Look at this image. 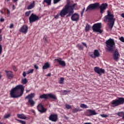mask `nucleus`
<instances>
[{
  "instance_id": "obj_1",
  "label": "nucleus",
  "mask_w": 124,
  "mask_h": 124,
  "mask_svg": "<svg viewBox=\"0 0 124 124\" xmlns=\"http://www.w3.org/2000/svg\"><path fill=\"white\" fill-rule=\"evenodd\" d=\"M24 92V86L21 84H19L11 90V97L14 98L20 97L23 95Z\"/></svg>"
},
{
  "instance_id": "obj_2",
  "label": "nucleus",
  "mask_w": 124,
  "mask_h": 124,
  "mask_svg": "<svg viewBox=\"0 0 124 124\" xmlns=\"http://www.w3.org/2000/svg\"><path fill=\"white\" fill-rule=\"evenodd\" d=\"M77 4L74 3L71 6H64V7L60 11V16L62 18L64 17L68 13L74 12V8Z\"/></svg>"
},
{
  "instance_id": "obj_3",
  "label": "nucleus",
  "mask_w": 124,
  "mask_h": 124,
  "mask_svg": "<svg viewBox=\"0 0 124 124\" xmlns=\"http://www.w3.org/2000/svg\"><path fill=\"white\" fill-rule=\"evenodd\" d=\"M106 45V51L112 52L115 49V42L114 40L112 38H109L105 42Z\"/></svg>"
},
{
  "instance_id": "obj_4",
  "label": "nucleus",
  "mask_w": 124,
  "mask_h": 124,
  "mask_svg": "<svg viewBox=\"0 0 124 124\" xmlns=\"http://www.w3.org/2000/svg\"><path fill=\"white\" fill-rule=\"evenodd\" d=\"M124 104V98L118 97V99L113 100L111 102V107L115 108Z\"/></svg>"
},
{
  "instance_id": "obj_5",
  "label": "nucleus",
  "mask_w": 124,
  "mask_h": 124,
  "mask_svg": "<svg viewBox=\"0 0 124 124\" xmlns=\"http://www.w3.org/2000/svg\"><path fill=\"white\" fill-rule=\"evenodd\" d=\"M102 28V23H97L94 24L92 26V30L93 31L96 32H99V33H103V30L101 29Z\"/></svg>"
},
{
  "instance_id": "obj_6",
  "label": "nucleus",
  "mask_w": 124,
  "mask_h": 124,
  "mask_svg": "<svg viewBox=\"0 0 124 124\" xmlns=\"http://www.w3.org/2000/svg\"><path fill=\"white\" fill-rule=\"evenodd\" d=\"M49 98L53 99V100H56L57 99L56 95L52 93L43 94L39 96L40 99H44L45 100L48 99Z\"/></svg>"
},
{
  "instance_id": "obj_7",
  "label": "nucleus",
  "mask_w": 124,
  "mask_h": 124,
  "mask_svg": "<svg viewBox=\"0 0 124 124\" xmlns=\"http://www.w3.org/2000/svg\"><path fill=\"white\" fill-rule=\"evenodd\" d=\"M99 2L91 3L87 6L86 9V12H87L88 11H93V10L97 9L99 8Z\"/></svg>"
},
{
  "instance_id": "obj_8",
  "label": "nucleus",
  "mask_w": 124,
  "mask_h": 124,
  "mask_svg": "<svg viewBox=\"0 0 124 124\" xmlns=\"http://www.w3.org/2000/svg\"><path fill=\"white\" fill-rule=\"evenodd\" d=\"M41 18V17L37 16L36 15L32 13L29 18L30 23L31 24L34 22L39 20Z\"/></svg>"
},
{
  "instance_id": "obj_9",
  "label": "nucleus",
  "mask_w": 124,
  "mask_h": 124,
  "mask_svg": "<svg viewBox=\"0 0 124 124\" xmlns=\"http://www.w3.org/2000/svg\"><path fill=\"white\" fill-rule=\"evenodd\" d=\"M89 56L93 59L99 58L100 56V53L98 49H95L93 52H89Z\"/></svg>"
},
{
  "instance_id": "obj_10",
  "label": "nucleus",
  "mask_w": 124,
  "mask_h": 124,
  "mask_svg": "<svg viewBox=\"0 0 124 124\" xmlns=\"http://www.w3.org/2000/svg\"><path fill=\"white\" fill-rule=\"evenodd\" d=\"M114 16H105L103 19L105 22H112L115 21V18H114Z\"/></svg>"
},
{
  "instance_id": "obj_11",
  "label": "nucleus",
  "mask_w": 124,
  "mask_h": 124,
  "mask_svg": "<svg viewBox=\"0 0 124 124\" xmlns=\"http://www.w3.org/2000/svg\"><path fill=\"white\" fill-rule=\"evenodd\" d=\"M108 7V4L107 3H102L101 5H100V3H99L98 8L100 10V13L101 14H103L105 12V11L107 9Z\"/></svg>"
},
{
  "instance_id": "obj_12",
  "label": "nucleus",
  "mask_w": 124,
  "mask_h": 124,
  "mask_svg": "<svg viewBox=\"0 0 124 124\" xmlns=\"http://www.w3.org/2000/svg\"><path fill=\"white\" fill-rule=\"evenodd\" d=\"M120 57H121V55L119 53V50L118 49H115L113 53V60L116 62H118Z\"/></svg>"
},
{
  "instance_id": "obj_13",
  "label": "nucleus",
  "mask_w": 124,
  "mask_h": 124,
  "mask_svg": "<svg viewBox=\"0 0 124 124\" xmlns=\"http://www.w3.org/2000/svg\"><path fill=\"white\" fill-rule=\"evenodd\" d=\"M37 109L41 113L46 112L47 109L45 108L42 104H39L37 106Z\"/></svg>"
},
{
  "instance_id": "obj_14",
  "label": "nucleus",
  "mask_w": 124,
  "mask_h": 124,
  "mask_svg": "<svg viewBox=\"0 0 124 124\" xmlns=\"http://www.w3.org/2000/svg\"><path fill=\"white\" fill-rule=\"evenodd\" d=\"M94 71L99 76H101L102 74H104L105 73L104 69H101V68H99V67H94Z\"/></svg>"
},
{
  "instance_id": "obj_15",
  "label": "nucleus",
  "mask_w": 124,
  "mask_h": 124,
  "mask_svg": "<svg viewBox=\"0 0 124 124\" xmlns=\"http://www.w3.org/2000/svg\"><path fill=\"white\" fill-rule=\"evenodd\" d=\"M48 119H49V120H50L52 122H56L58 120V115L57 114H51L49 116Z\"/></svg>"
},
{
  "instance_id": "obj_16",
  "label": "nucleus",
  "mask_w": 124,
  "mask_h": 124,
  "mask_svg": "<svg viewBox=\"0 0 124 124\" xmlns=\"http://www.w3.org/2000/svg\"><path fill=\"white\" fill-rule=\"evenodd\" d=\"M71 19L73 21H78L79 19V14L77 13H74L72 15Z\"/></svg>"
},
{
  "instance_id": "obj_17",
  "label": "nucleus",
  "mask_w": 124,
  "mask_h": 124,
  "mask_svg": "<svg viewBox=\"0 0 124 124\" xmlns=\"http://www.w3.org/2000/svg\"><path fill=\"white\" fill-rule=\"evenodd\" d=\"M55 61H57L59 64L62 67H65L66 65V62H65V61H63L62 58H58L57 59H55Z\"/></svg>"
},
{
  "instance_id": "obj_18",
  "label": "nucleus",
  "mask_w": 124,
  "mask_h": 124,
  "mask_svg": "<svg viewBox=\"0 0 124 124\" xmlns=\"http://www.w3.org/2000/svg\"><path fill=\"white\" fill-rule=\"evenodd\" d=\"M5 72H6L7 78L12 79L14 78V74L13 72L11 71H5Z\"/></svg>"
},
{
  "instance_id": "obj_19",
  "label": "nucleus",
  "mask_w": 124,
  "mask_h": 124,
  "mask_svg": "<svg viewBox=\"0 0 124 124\" xmlns=\"http://www.w3.org/2000/svg\"><path fill=\"white\" fill-rule=\"evenodd\" d=\"M28 27L27 25H23L19 30L20 32L26 33L28 32Z\"/></svg>"
},
{
  "instance_id": "obj_20",
  "label": "nucleus",
  "mask_w": 124,
  "mask_h": 124,
  "mask_svg": "<svg viewBox=\"0 0 124 124\" xmlns=\"http://www.w3.org/2000/svg\"><path fill=\"white\" fill-rule=\"evenodd\" d=\"M97 114V113L94 110L88 109L87 112V115L88 116H91L93 115H96Z\"/></svg>"
},
{
  "instance_id": "obj_21",
  "label": "nucleus",
  "mask_w": 124,
  "mask_h": 124,
  "mask_svg": "<svg viewBox=\"0 0 124 124\" xmlns=\"http://www.w3.org/2000/svg\"><path fill=\"white\" fill-rule=\"evenodd\" d=\"M35 1H33L32 3L27 6V10H29L33 9L35 7Z\"/></svg>"
},
{
  "instance_id": "obj_22",
  "label": "nucleus",
  "mask_w": 124,
  "mask_h": 124,
  "mask_svg": "<svg viewBox=\"0 0 124 124\" xmlns=\"http://www.w3.org/2000/svg\"><path fill=\"white\" fill-rule=\"evenodd\" d=\"M50 65L48 62H46V63H45L44 65L42 67V69L43 70H46L49 68H50Z\"/></svg>"
},
{
  "instance_id": "obj_23",
  "label": "nucleus",
  "mask_w": 124,
  "mask_h": 124,
  "mask_svg": "<svg viewBox=\"0 0 124 124\" xmlns=\"http://www.w3.org/2000/svg\"><path fill=\"white\" fill-rule=\"evenodd\" d=\"M35 94L34 93H31L28 96H27L25 97V99H28V100L30 99H32L33 98L35 97Z\"/></svg>"
},
{
  "instance_id": "obj_24",
  "label": "nucleus",
  "mask_w": 124,
  "mask_h": 124,
  "mask_svg": "<svg viewBox=\"0 0 124 124\" xmlns=\"http://www.w3.org/2000/svg\"><path fill=\"white\" fill-rule=\"evenodd\" d=\"M17 117L19 119H21L26 120L27 119V117H26L25 115L23 114H17Z\"/></svg>"
},
{
  "instance_id": "obj_25",
  "label": "nucleus",
  "mask_w": 124,
  "mask_h": 124,
  "mask_svg": "<svg viewBox=\"0 0 124 124\" xmlns=\"http://www.w3.org/2000/svg\"><path fill=\"white\" fill-rule=\"evenodd\" d=\"M115 21H113V22H111L108 24V28L109 29L110 31L112 30V28L114 25Z\"/></svg>"
},
{
  "instance_id": "obj_26",
  "label": "nucleus",
  "mask_w": 124,
  "mask_h": 124,
  "mask_svg": "<svg viewBox=\"0 0 124 124\" xmlns=\"http://www.w3.org/2000/svg\"><path fill=\"white\" fill-rule=\"evenodd\" d=\"M76 47H77L78 48V50H83V46L80 44H78L76 45Z\"/></svg>"
},
{
  "instance_id": "obj_27",
  "label": "nucleus",
  "mask_w": 124,
  "mask_h": 124,
  "mask_svg": "<svg viewBox=\"0 0 124 124\" xmlns=\"http://www.w3.org/2000/svg\"><path fill=\"white\" fill-rule=\"evenodd\" d=\"M90 28H91L90 25L88 23H87L85 26V32L89 31L90 30Z\"/></svg>"
},
{
  "instance_id": "obj_28",
  "label": "nucleus",
  "mask_w": 124,
  "mask_h": 124,
  "mask_svg": "<svg viewBox=\"0 0 124 124\" xmlns=\"http://www.w3.org/2000/svg\"><path fill=\"white\" fill-rule=\"evenodd\" d=\"M28 103L31 107L34 106L35 102L33 100V99H28Z\"/></svg>"
},
{
  "instance_id": "obj_29",
  "label": "nucleus",
  "mask_w": 124,
  "mask_h": 124,
  "mask_svg": "<svg viewBox=\"0 0 124 124\" xmlns=\"http://www.w3.org/2000/svg\"><path fill=\"white\" fill-rule=\"evenodd\" d=\"M82 110V109H80L79 108H74L73 109L72 112L73 113H77L78 111H81Z\"/></svg>"
},
{
  "instance_id": "obj_30",
  "label": "nucleus",
  "mask_w": 124,
  "mask_h": 124,
  "mask_svg": "<svg viewBox=\"0 0 124 124\" xmlns=\"http://www.w3.org/2000/svg\"><path fill=\"white\" fill-rule=\"evenodd\" d=\"M52 0H44V2L47 4V6H50L51 4Z\"/></svg>"
},
{
  "instance_id": "obj_31",
  "label": "nucleus",
  "mask_w": 124,
  "mask_h": 124,
  "mask_svg": "<svg viewBox=\"0 0 124 124\" xmlns=\"http://www.w3.org/2000/svg\"><path fill=\"white\" fill-rule=\"evenodd\" d=\"M44 43L45 44H48V37L47 36H46V35H45L44 36Z\"/></svg>"
},
{
  "instance_id": "obj_32",
  "label": "nucleus",
  "mask_w": 124,
  "mask_h": 124,
  "mask_svg": "<svg viewBox=\"0 0 124 124\" xmlns=\"http://www.w3.org/2000/svg\"><path fill=\"white\" fill-rule=\"evenodd\" d=\"M80 107L81 108H89V107L87 105H86L84 104H80Z\"/></svg>"
},
{
  "instance_id": "obj_33",
  "label": "nucleus",
  "mask_w": 124,
  "mask_h": 124,
  "mask_svg": "<svg viewBox=\"0 0 124 124\" xmlns=\"http://www.w3.org/2000/svg\"><path fill=\"white\" fill-rule=\"evenodd\" d=\"M21 82L23 84H26L28 83V80L27 78H23L21 79Z\"/></svg>"
},
{
  "instance_id": "obj_34",
  "label": "nucleus",
  "mask_w": 124,
  "mask_h": 124,
  "mask_svg": "<svg viewBox=\"0 0 124 124\" xmlns=\"http://www.w3.org/2000/svg\"><path fill=\"white\" fill-rule=\"evenodd\" d=\"M65 6H71L70 0H67L66 4L65 5Z\"/></svg>"
},
{
  "instance_id": "obj_35",
  "label": "nucleus",
  "mask_w": 124,
  "mask_h": 124,
  "mask_svg": "<svg viewBox=\"0 0 124 124\" xmlns=\"http://www.w3.org/2000/svg\"><path fill=\"white\" fill-rule=\"evenodd\" d=\"M33 71H34L33 69H30V70H29V71H27L26 74L29 75L31 73H33Z\"/></svg>"
},
{
  "instance_id": "obj_36",
  "label": "nucleus",
  "mask_w": 124,
  "mask_h": 124,
  "mask_svg": "<svg viewBox=\"0 0 124 124\" xmlns=\"http://www.w3.org/2000/svg\"><path fill=\"white\" fill-rule=\"evenodd\" d=\"M31 13V11H27L25 12V15L26 17H28V16H29L30 15Z\"/></svg>"
},
{
  "instance_id": "obj_37",
  "label": "nucleus",
  "mask_w": 124,
  "mask_h": 124,
  "mask_svg": "<svg viewBox=\"0 0 124 124\" xmlns=\"http://www.w3.org/2000/svg\"><path fill=\"white\" fill-rule=\"evenodd\" d=\"M117 115L120 117H122V118L123 119V117L124 116V112H120L118 113Z\"/></svg>"
},
{
  "instance_id": "obj_38",
  "label": "nucleus",
  "mask_w": 124,
  "mask_h": 124,
  "mask_svg": "<svg viewBox=\"0 0 124 124\" xmlns=\"http://www.w3.org/2000/svg\"><path fill=\"white\" fill-rule=\"evenodd\" d=\"M64 81V78H60V79L59 80V83L60 84H63Z\"/></svg>"
},
{
  "instance_id": "obj_39",
  "label": "nucleus",
  "mask_w": 124,
  "mask_h": 124,
  "mask_svg": "<svg viewBox=\"0 0 124 124\" xmlns=\"http://www.w3.org/2000/svg\"><path fill=\"white\" fill-rule=\"evenodd\" d=\"M16 121L19 122V123L20 124H26V122L23 121L22 120H18V119H16Z\"/></svg>"
},
{
  "instance_id": "obj_40",
  "label": "nucleus",
  "mask_w": 124,
  "mask_h": 124,
  "mask_svg": "<svg viewBox=\"0 0 124 124\" xmlns=\"http://www.w3.org/2000/svg\"><path fill=\"white\" fill-rule=\"evenodd\" d=\"M65 106L66 108L67 109H70L72 108V107L70 105H69L67 104H66L65 105Z\"/></svg>"
},
{
  "instance_id": "obj_41",
  "label": "nucleus",
  "mask_w": 124,
  "mask_h": 124,
  "mask_svg": "<svg viewBox=\"0 0 124 124\" xmlns=\"http://www.w3.org/2000/svg\"><path fill=\"white\" fill-rule=\"evenodd\" d=\"M74 12H68L67 13L68 15L66 16V17L67 18V17L71 16L74 14Z\"/></svg>"
},
{
  "instance_id": "obj_42",
  "label": "nucleus",
  "mask_w": 124,
  "mask_h": 124,
  "mask_svg": "<svg viewBox=\"0 0 124 124\" xmlns=\"http://www.w3.org/2000/svg\"><path fill=\"white\" fill-rule=\"evenodd\" d=\"M107 16H114L113 14H111V12L109 10L107 11Z\"/></svg>"
},
{
  "instance_id": "obj_43",
  "label": "nucleus",
  "mask_w": 124,
  "mask_h": 124,
  "mask_svg": "<svg viewBox=\"0 0 124 124\" xmlns=\"http://www.w3.org/2000/svg\"><path fill=\"white\" fill-rule=\"evenodd\" d=\"M61 16V12H60V14H58L54 16V18L56 19H57L59 18V16Z\"/></svg>"
},
{
  "instance_id": "obj_44",
  "label": "nucleus",
  "mask_w": 124,
  "mask_h": 124,
  "mask_svg": "<svg viewBox=\"0 0 124 124\" xmlns=\"http://www.w3.org/2000/svg\"><path fill=\"white\" fill-rule=\"evenodd\" d=\"M11 116V114H8L6 115H5V116H4V118L5 119H8L9 118H10Z\"/></svg>"
},
{
  "instance_id": "obj_45",
  "label": "nucleus",
  "mask_w": 124,
  "mask_h": 124,
  "mask_svg": "<svg viewBox=\"0 0 124 124\" xmlns=\"http://www.w3.org/2000/svg\"><path fill=\"white\" fill-rule=\"evenodd\" d=\"M61 0H53V4H56L59 3Z\"/></svg>"
},
{
  "instance_id": "obj_46",
  "label": "nucleus",
  "mask_w": 124,
  "mask_h": 124,
  "mask_svg": "<svg viewBox=\"0 0 124 124\" xmlns=\"http://www.w3.org/2000/svg\"><path fill=\"white\" fill-rule=\"evenodd\" d=\"M85 10V7H84V8L82 9L81 12V16H83V15L84 13V11Z\"/></svg>"
},
{
  "instance_id": "obj_47",
  "label": "nucleus",
  "mask_w": 124,
  "mask_h": 124,
  "mask_svg": "<svg viewBox=\"0 0 124 124\" xmlns=\"http://www.w3.org/2000/svg\"><path fill=\"white\" fill-rule=\"evenodd\" d=\"M100 116L103 118H107L108 117V115L103 114H101Z\"/></svg>"
},
{
  "instance_id": "obj_48",
  "label": "nucleus",
  "mask_w": 124,
  "mask_h": 124,
  "mask_svg": "<svg viewBox=\"0 0 124 124\" xmlns=\"http://www.w3.org/2000/svg\"><path fill=\"white\" fill-rule=\"evenodd\" d=\"M81 44H82L86 48H87V47H88L87 44L86 43L82 42Z\"/></svg>"
},
{
  "instance_id": "obj_49",
  "label": "nucleus",
  "mask_w": 124,
  "mask_h": 124,
  "mask_svg": "<svg viewBox=\"0 0 124 124\" xmlns=\"http://www.w3.org/2000/svg\"><path fill=\"white\" fill-rule=\"evenodd\" d=\"M120 40L121 42L124 43V37L123 36L121 37L120 38Z\"/></svg>"
},
{
  "instance_id": "obj_50",
  "label": "nucleus",
  "mask_w": 124,
  "mask_h": 124,
  "mask_svg": "<svg viewBox=\"0 0 124 124\" xmlns=\"http://www.w3.org/2000/svg\"><path fill=\"white\" fill-rule=\"evenodd\" d=\"M13 69H14V71H17V69L16 67V66H13Z\"/></svg>"
},
{
  "instance_id": "obj_51",
  "label": "nucleus",
  "mask_w": 124,
  "mask_h": 124,
  "mask_svg": "<svg viewBox=\"0 0 124 124\" xmlns=\"http://www.w3.org/2000/svg\"><path fill=\"white\" fill-rule=\"evenodd\" d=\"M7 15H10V11L8 8H7Z\"/></svg>"
},
{
  "instance_id": "obj_52",
  "label": "nucleus",
  "mask_w": 124,
  "mask_h": 124,
  "mask_svg": "<svg viewBox=\"0 0 124 124\" xmlns=\"http://www.w3.org/2000/svg\"><path fill=\"white\" fill-rule=\"evenodd\" d=\"M26 72H23L22 74V76L24 78H25L26 77Z\"/></svg>"
},
{
  "instance_id": "obj_53",
  "label": "nucleus",
  "mask_w": 124,
  "mask_h": 124,
  "mask_svg": "<svg viewBox=\"0 0 124 124\" xmlns=\"http://www.w3.org/2000/svg\"><path fill=\"white\" fill-rule=\"evenodd\" d=\"M14 27V24L13 23L10 25V29H13Z\"/></svg>"
},
{
  "instance_id": "obj_54",
  "label": "nucleus",
  "mask_w": 124,
  "mask_h": 124,
  "mask_svg": "<svg viewBox=\"0 0 124 124\" xmlns=\"http://www.w3.org/2000/svg\"><path fill=\"white\" fill-rule=\"evenodd\" d=\"M34 67L36 70L38 69V68H39V67H38V66H37V65H34Z\"/></svg>"
},
{
  "instance_id": "obj_55",
  "label": "nucleus",
  "mask_w": 124,
  "mask_h": 124,
  "mask_svg": "<svg viewBox=\"0 0 124 124\" xmlns=\"http://www.w3.org/2000/svg\"><path fill=\"white\" fill-rule=\"evenodd\" d=\"M70 92H71V91H66V90H64L63 91V93H70Z\"/></svg>"
},
{
  "instance_id": "obj_56",
  "label": "nucleus",
  "mask_w": 124,
  "mask_h": 124,
  "mask_svg": "<svg viewBox=\"0 0 124 124\" xmlns=\"http://www.w3.org/2000/svg\"><path fill=\"white\" fill-rule=\"evenodd\" d=\"M4 21V18H1V19H0V22H3Z\"/></svg>"
},
{
  "instance_id": "obj_57",
  "label": "nucleus",
  "mask_w": 124,
  "mask_h": 124,
  "mask_svg": "<svg viewBox=\"0 0 124 124\" xmlns=\"http://www.w3.org/2000/svg\"><path fill=\"white\" fill-rule=\"evenodd\" d=\"M0 12H1V14H3V15L4 14V13L2 10H0Z\"/></svg>"
},
{
  "instance_id": "obj_58",
  "label": "nucleus",
  "mask_w": 124,
  "mask_h": 124,
  "mask_svg": "<svg viewBox=\"0 0 124 124\" xmlns=\"http://www.w3.org/2000/svg\"><path fill=\"white\" fill-rule=\"evenodd\" d=\"M15 10V5L14 4L13 5V10Z\"/></svg>"
},
{
  "instance_id": "obj_59",
  "label": "nucleus",
  "mask_w": 124,
  "mask_h": 124,
  "mask_svg": "<svg viewBox=\"0 0 124 124\" xmlns=\"http://www.w3.org/2000/svg\"><path fill=\"white\" fill-rule=\"evenodd\" d=\"M18 1V0H13V2L16 3Z\"/></svg>"
},
{
  "instance_id": "obj_60",
  "label": "nucleus",
  "mask_w": 124,
  "mask_h": 124,
  "mask_svg": "<svg viewBox=\"0 0 124 124\" xmlns=\"http://www.w3.org/2000/svg\"><path fill=\"white\" fill-rule=\"evenodd\" d=\"M121 16L123 17V18H124V13H122L121 14Z\"/></svg>"
},
{
  "instance_id": "obj_61",
  "label": "nucleus",
  "mask_w": 124,
  "mask_h": 124,
  "mask_svg": "<svg viewBox=\"0 0 124 124\" xmlns=\"http://www.w3.org/2000/svg\"><path fill=\"white\" fill-rule=\"evenodd\" d=\"M47 77H50L51 76V74H47Z\"/></svg>"
},
{
  "instance_id": "obj_62",
  "label": "nucleus",
  "mask_w": 124,
  "mask_h": 124,
  "mask_svg": "<svg viewBox=\"0 0 124 124\" xmlns=\"http://www.w3.org/2000/svg\"><path fill=\"white\" fill-rule=\"evenodd\" d=\"M84 124H91V123H84Z\"/></svg>"
},
{
  "instance_id": "obj_63",
  "label": "nucleus",
  "mask_w": 124,
  "mask_h": 124,
  "mask_svg": "<svg viewBox=\"0 0 124 124\" xmlns=\"http://www.w3.org/2000/svg\"><path fill=\"white\" fill-rule=\"evenodd\" d=\"M0 124H6L5 123L0 122Z\"/></svg>"
},
{
  "instance_id": "obj_64",
  "label": "nucleus",
  "mask_w": 124,
  "mask_h": 124,
  "mask_svg": "<svg viewBox=\"0 0 124 124\" xmlns=\"http://www.w3.org/2000/svg\"><path fill=\"white\" fill-rule=\"evenodd\" d=\"M123 120H124V116H123Z\"/></svg>"
}]
</instances>
